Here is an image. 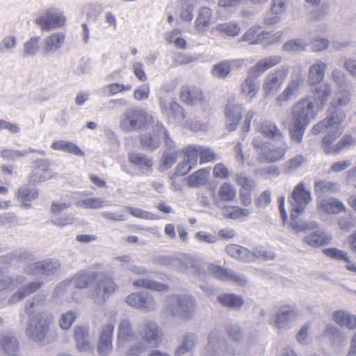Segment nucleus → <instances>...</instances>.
Returning <instances> with one entry per match:
<instances>
[{
  "mask_svg": "<svg viewBox=\"0 0 356 356\" xmlns=\"http://www.w3.org/2000/svg\"><path fill=\"white\" fill-rule=\"evenodd\" d=\"M95 281L97 283L91 291V296L96 303H104L118 288L111 277L96 271L83 270L76 273L71 280V283L77 289H86Z\"/></svg>",
  "mask_w": 356,
  "mask_h": 356,
  "instance_id": "nucleus-1",
  "label": "nucleus"
},
{
  "mask_svg": "<svg viewBox=\"0 0 356 356\" xmlns=\"http://www.w3.org/2000/svg\"><path fill=\"white\" fill-rule=\"evenodd\" d=\"M176 262L180 271L190 273L201 280H204L211 275L217 279L226 281L230 270L205 262L193 256H184Z\"/></svg>",
  "mask_w": 356,
  "mask_h": 356,
  "instance_id": "nucleus-2",
  "label": "nucleus"
},
{
  "mask_svg": "<svg viewBox=\"0 0 356 356\" xmlns=\"http://www.w3.org/2000/svg\"><path fill=\"white\" fill-rule=\"evenodd\" d=\"M350 101V94L347 88H339L331 102L330 108L328 110V116L312 127V134L317 135L323 132L327 127H336L337 124H340L346 118V113L340 107L346 106Z\"/></svg>",
  "mask_w": 356,
  "mask_h": 356,
  "instance_id": "nucleus-3",
  "label": "nucleus"
},
{
  "mask_svg": "<svg viewBox=\"0 0 356 356\" xmlns=\"http://www.w3.org/2000/svg\"><path fill=\"white\" fill-rule=\"evenodd\" d=\"M195 300L190 295L172 294L166 297L163 313L182 321L190 320L195 310Z\"/></svg>",
  "mask_w": 356,
  "mask_h": 356,
  "instance_id": "nucleus-4",
  "label": "nucleus"
},
{
  "mask_svg": "<svg viewBox=\"0 0 356 356\" xmlns=\"http://www.w3.org/2000/svg\"><path fill=\"white\" fill-rule=\"evenodd\" d=\"M29 315V322L26 330L29 338L41 344L48 342L47 336L50 331V325L53 316L45 312H37Z\"/></svg>",
  "mask_w": 356,
  "mask_h": 356,
  "instance_id": "nucleus-5",
  "label": "nucleus"
},
{
  "mask_svg": "<svg viewBox=\"0 0 356 356\" xmlns=\"http://www.w3.org/2000/svg\"><path fill=\"white\" fill-rule=\"evenodd\" d=\"M252 145L259 156V160L266 163H273L283 159L289 150L286 142H280L278 146H275L259 137L254 138Z\"/></svg>",
  "mask_w": 356,
  "mask_h": 356,
  "instance_id": "nucleus-6",
  "label": "nucleus"
},
{
  "mask_svg": "<svg viewBox=\"0 0 356 356\" xmlns=\"http://www.w3.org/2000/svg\"><path fill=\"white\" fill-rule=\"evenodd\" d=\"M152 120V116L146 109L131 107L122 114L119 127L124 132L136 131L143 129L146 124Z\"/></svg>",
  "mask_w": 356,
  "mask_h": 356,
  "instance_id": "nucleus-7",
  "label": "nucleus"
},
{
  "mask_svg": "<svg viewBox=\"0 0 356 356\" xmlns=\"http://www.w3.org/2000/svg\"><path fill=\"white\" fill-rule=\"evenodd\" d=\"M240 355L234 346L228 343L218 330H213L207 337V343L202 356H236Z\"/></svg>",
  "mask_w": 356,
  "mask_h": 356,
  "instance_id": "nucleus-8",
  "label": "nucleus"
},
{
  "mask_svg": "<svg viewBox=\"0 0 356 356\" xmlns=\"http://www.w3.org/2000/svg\"><path fill=\"white\" fill-rule=\"evenodd\" d=\"M4 262L15 265L18 262H24V270L31 275H42V261H35L34 256L28 250L22 248L17 249L8 253L3 257Z\"/></svg>",
  "mask_w": 356,
  "mask_h": 356,
  "instance_id": "nucleus-9",
  "label": "nucleus"
},
{
  "mask_svg": "<svg viewBox=\"0 0 356 356\" xmlns=\"http://www.w3.org/2000/svg\"><path fill=\"white\" fill-rule=\"evenodd\" d=\"M318 111L312 98L305 97L292 106L291 120L293 122L308 126L311 121L316 118Z\"/></svg>",
  "mask_w": 356,
  "mask_h": 356,
  "instance_id": "nucleus-10",
  "label": "nucleus"
},
{
  "mask_svg": "<svg viewBox=\"0 0 356 356\" xmlns=\"http://www.w3.org/2000/svg\"><path fill=\"white\" fill-rule=\"evenodd\" d=\"M65 22L66 18L63 13L55 8L46 9L35 21L43 31L61 28L65 25Z\"/></svg>",
  "mask_w": 356,
  "mask_h": 356,
  "instance_id": "nucleus-11",
  "label": "nucleus"
},
{
  "mask_svg": "<svg viewBox=\"0 0 356 356\" xmlns=\"http://www.w3.org/2000/svg\"><path fill=\"white\" fill-rule=\"evenodd\" d=\"M138 334L143 344L150 348L159 346L162 341V332L156 323L152 321H145L139 327Z\"/></svg>",
  "mask_w": 356,
  "mask_h": 356,
  "instance_id": "nucleus-12",
  "label": "nucleus"
},
{
  "mask_svg": "<svg viewBox=\"0 0 356 356\" xmlns=\"http://www.w3.org/2000/svg\"><path fill=\"white\" fill-rule=\"evenodd\" d=\"M159 106L163 115L168 122L173 124L181 123L184 120L186 114L184 108L176 102L168 101L160 98Z\"/></svg>",
  "mask_w": 356,
  "mask_h": 356,
  "instance_id": "nucleus-13",
  "label": "nucleus"
},
{
  "mask_svg": "<svg viewBox=\"0 0 356 356\" xmlns=\"http://www.w3.org/2000/svg\"><path fill=\"white\" fill-rule=\"evenodd\" d=\"M289 70L287 68H280L269 73L264 79L263 92L264 96L276 92L282 86L287 77Z\"/></svg>",
  "mask_w": 356,
  "mask_h": 356,
  "instance_id": "nucleus-14",
  "label": "nucleus"
},
{
  "mask_svg": "<svg viewBox=\"0 0 356 356\" xmlns=\"http://www.w3.org/2000/svg\"><path fill=\"white\" fill-rule=\"evenodd\" d=\"M311 200L312 195L310 191L305 188L303 182H300L294 188L291 195V210L303 212Z\"/></svg>",
  "mask_w": 356,
  "mask_h": 356,
  "instance_id": "nucleus-15",
  "label": "nucleus"
},
{
  "mask_svg": "<svg viewBox=\"0 0 356 356\" xmlns=\"http://www.w3.org/2000/svg\"><path fill=\"white\" fill-rule=\"evenodd\" d=\"M304 83L305 79L302 76L300 75L293 79L284 91L277 96L276 100L279 106H283L285 103L297 98L300 93V89Z\"/></svg>",
  "mask_w": 356,
  "mask_h": 356,
  "instance_id": "nucleus-16",
  "label": "nucleus"
},
{
  "mask_svg": "<svg viewBox=\"0 0 356 356\" xmlns=\"http://www.w3.org/2000/svg\"><path fill=\"white\" fill-rule=\"evenodd\" d=\"M50 162L47 159H37L35 161V167L29 174V180L38 183L45 181L54 177L53 172L50 170Z\"/></svg>",
  "mask_w": 356,
  "mask_h": 356,
  "instance_id": "nucleus-17",
  "label": "nucleus"
},
{
  "mask_svg": "<svg viewBox=\"0 0 356 356\" xmlns=\"http://www.w3.org/2000/svg\"><path fill=\"white\" fill-rule=\"evenodd\" d=\"M243 107L242 104L229 100L225 108L227 128L229 131H235L241 120Z\"/></svg>",
  "mask_w": 356,
  "mask_h": 356,
  "instance_id": "nucleus-18",
  "label": "nucleus"
},
{
  "mask_svg": "<svg viewBox=\"0 0 356 356\" xmlns=\"http://www.w3.org/2000/svg\"><path fill=\"white\" fill-rule=\"evenodd\" d=\"M311 86V92L312 95L309 97L312 98L316 108L321 111L324 108L328 99L331 95L332 90L330 85L328 83L312 85Z\"/></svg>",
  "mask_w": 356,
  "mask_h": 356,
  "instance_id": "nucleus-19",
  "label": "nucleus"
},
{
  "mask_svg": "<svg viewBox=\"0 0 356 356\" xmlns=\"http://www.w3.org/2000/svg\"><path fill=\"white\" fill-rule=\"evenodd\" d=\"M66 35L63 31H56L46 36L42 42V49L45 54H53L64 45Z\"/></svg>",
  "mask_w": 356,
  "mask_h": 356,
  "instance_id": "nucleus-20",
  "label": "nucleus"
},
{
  "mask_svg": "<svg viewBox=\"0 0 356 356\" xmlns=\"http://www.w3.org/2000/svg\"><path fill=\"white\" fill-rule=\"evenodd\" d=\"M256 130L266 138L277 142H286L284 135L274 122H254Z\"/></svg>",
  "mask_w": 356,
  "mask_h": 356,
  "instance_id": "nucleus-21",
  "label": "nucleus"
},
{
  "mask_svg": "<svg viewBox=\"0 0 356 356\" xmlns=\"http://www.w3.org/2000/svg\"><path fill=\"white\" fill-rule=\"evenodd\" d=\"M0 349L7 356H22L17 338L10 332H0Z\"/></svg>",
  "mask_w": 356,
  "mask_h": 356,
  "instance_id": "nucleus-22",
  "label": "nucleus"
},
{
  "mask_svg": "<svg viewBox=\"0 0 356 356\" xmlns=\"http://www.w3.org/2000/svg\"><path fill=\"white\" fill-rule=\"evenodd\" d=\"M114 327L113 322H108L102 327L98 346V351L102 356L107 355L113 348L112 337Z\"/></svg>",
  "mask_w": 356,
  "mask_h": 356,
  "instance_id": "nucleus-23",
  "label": "nucleus"
},
{
  "mask_svg": "<svg viewBox=\"0 0 356 356\" xmlns=\"http://www.w3.org/2000/svg\"><path fill=\"white\" fill-rule=\"evenodd\" d=\"M180 99L183 102L190 106L202 104L205 101L201 90L195 87L188 86L181 88Z\"/></svg>",
  "mask_w": 356,
  "mask_h": 356,
  "instance_id": "nucleus-24",
  "label": "nucleus"
},
{
  "mask_svg": "<svg viewBox=\"0 0 356 356\" xmlns=\"http://www.w3.org/2000/svg\"><path fill=\"white\" fill-rule=\"evenodd\" d=\"M327 69V63L321 60H316L309 68L308 84L309 86L320 84L324 80Z\"/></svg>",
  "mask_w": 356,
  "mask_h": 356,
  "instance_id": "nucleus-25",
  "label": "nucleus"
},
{
  "mask_svg": "<svg viewBox=\"0 0 356 356\" xmlns=\"http://www.w3.org/2000/svg\"><path fill=\"white\" fill-rule=\"evenodd\" d=\"M326 129L330 130L322 140L324 151L326 154L338 153L342 147L341 145L339 143H338L337 145L334 147H331L330 145L335 141L337 138L339 137L341 133L339 130V124H337L336 127H327L323 131Z\"/></svg>",
  "mask_w": 356,
  "mask_h": 356,
  "instance_id": "nucleus-26",
  "label": "nucleus"
},
{
  "mask_svg": "<svg viewBox=\"0 0 356 356\" xmlns=\"http://www.w3.org/2000/svg\"><path fill=\"white\" fill-rule=\"evenodd\" d=\"M280 56H272L259 60L256 65L248 70V72L259 77L268 69L277 65L281 62Z\"/></svg>",
  "mask_w": 356,
  "mask_h": 356,
  "instance_id": "nucleus-27",
  "label": "nucleus"
},
{
  "mask_svg": "<svg viewBox=\"0 0 356 356\" xmlns=\"http://www.w3.org/2000/svg\"><path fill=\"white\" fill-rule=\"evenodd\" d=\"M332 239V235L321 230H316L305 236L302 242L311 247L318 248L330 244Z\"/></svg>",
  "mask_w": 356,
  "mask_h": 356,
  "instance_id": "nucleus-28",
  "label": "nucleus"
},
{
  "mask_svg": "<svg viewBox=\"0 0 356 356\" xmlns=\"http://www.w3.org/2000/svg\"><path fill=\"white\" fill-rule=\"evenodd\" d=\"M74 337L79 351L89 352L92 349V346L88 337V327L87 326H76L74 328Z\"/></svg>",
  "mask_w": 356,
  "mask_h": 356,
  "instance_id": "nucleus-29",
  "label": "nucleus"
},
{
  "mask_svg": "<svg viewBox=\"0 0 356 356\" xmlns=\"http://www.w3.org/2000/svg\"><path fill=\"white\" fill-rule=\"evenodd\" d=\"M42 285L43 282L40 281L33 282L24 285L10 296L8 301L10 304H15L38 291Z\"/></svg>",
  "mask_w": 356,
  "mask_h": 356,
  "instance_id": "nucleus-30",
  "label": "nucleus"
},
{
  "mask_svg": "<svg viewBox=\"0 0 356 356\" xmlns=\"http://www.w3.org/2000/svg\"><path fill=\"white\" fill-rule=\"evenodd\" d=\"M257 79V76L248 72V76L241 86V94L248 97L250 101L257 95L260 88L259 82Z\"/></svg>",
  "mask_w": 356,
  "mask_h": 356,
  "instance_id": "nucleus-31",
  "label": "nucleus"
},
{
  "mask_svg": "<svg viewBox=\"0 0 356 356\" xmlns=\"http://www.w3.org/2000/svg\"><path fill=\"white\" fill-rule=\"evenodd\" d=\"M198 343L197 336L192 332H187L183 336L182 341L174 351V356H181L193 351Z\"/></svg>",
  "mask_w": 356,
  "mask_h": 356,
  "instance_id": "nucleus-32",
  "label": "nucleus"
},
{
  "mask_svg": "<svg viewBox=\"0 0 356 356\" xmlns=\"http://www.w3.org/2000/svg\"><path fill=\"white\" fill-rule=\"evenodd\" d=\"M302 212L291 210L290 227L296 232H305L306 230H314L318 227V224L314 221L305 222L299 218Z\"/></svg>",
  "mask_w": 356,
  "mask_h": 356,
  "instance_id": "nucleus-33",
  "label": "nucleus"
},
{
  "mask_svg": "<svg viewBox=\"0 0 356 356\" xmlns=\"http://www.w3.org/2000/svg\"><path fill=\"white\" fill-rule=\"evenodd\" d=\"M51 148L54 150L61 151L79 157L85 156L84 152L76 144L65 140H58L53 142Z\"/></svg>",
  "mask_w": 356,
  "mask_h": 356,
  "instance_id": "nucleus-34",
  "label": "nucleus"
},
{
  "mask_svg": "<svg viewBox=\"0 0 356 356\" xmlns=\"http://www.w3.org/2000/svg\"><path fill=\"white\" fill-rule=\"evenodd\" d=\"M129 162L143 172L149 171L153 165L152 159L143 154L132 152L129 154Z\"/></svg>",
  "mask_w": 356,
  "mask_h": 356,
  "instance_id": "nucleus-35",
  "label": "nucleus"
},
{
  "mask_svg": "<svg viewBox=\"0 0 356 356\" xmlns=\"http://www.w3.org/2000/svg\"><path fill=\"white\" fill-rule=\"evenodd\" d=\"M226 252L229 256L239 261L243 262L253 261V254L252 252L244 247L232 244L226 247Z\"/></svg>",
  "mask_w": 356,
  "mask_h": 356,
  "instance_id": "nucleus-36",
  "label": "nucleus"
},
{
  "mask_svg": "<svg viewBox=\"0 0 356 356\" xmlns=\"http://www.w3.org/2000/svg\"><path fill=\"white\" fill-rule=\"evenodd\" d=\"M31 153H37L42 156L45 155V152L44 150L35 149L29 147L26 150L24 151H19L12 149H4L1 152V156L5 160L15 161L16 159L25 157Z\"/></svg>",
  "mask_w": 356,
  "mask_h": 356,
  "instance_id": "nucleus-37",
  "label": "nucleus"
},
{
  "mask_svg": "<svg viewBox=\"0 0 356 356\" xmlns=\"http://www.w3.org/2000/svg\"><path fill=\"white\" fill-rule=\"evenodd\" d=\"M156 124L153 126L154 134H145L140 136V143L142 147L147 151H154L161 143V134L155 130Z\"/></svg>",
  "mask_w": 356,
  "mask_h": 356,
  "instance_id": "nucleus-38",
  "label": "nucleus"
},
{
  "mask_svg": "<svg viewBox=\"0 0 356 356\" xmlns=\"http://www.w3.org/2000/svg\"><path fill=\"white\" fill-rule=\"evenodd\" d=\"M212 17V11L207 7H202L199 10L198 16L195 21V26L198 33L207 31Z\"/></svg>",
  "mask_w": 356,
  "mask_h": 356,
  "instance_id": "nucleus-39",
  "label": "nucleus"
},
{
  "mask_svg": "<svg viewBox=\"0 0 356 356\" xmlns=\"http://www.w3.org/2000/svg\"><path fill=\"white\" fill-rule=\"evenodd\" d=\"M333 320L339 325L348 329L356 327V316L345 311H335L332 314Z\"/></svg>",
  "mask_w": 356,
  "mask_h": 356,
  "instance_id": "nucleus-40",
  "label": "nucleus"
},
{
  "mask_svg": "<svg viewBox=\"0 0 356 356\" xmlns=\"http://www.w3.org/2000/svg\"><path fill=\"white\" fill-rule=\"evenodd\" d=\"M26 282L24 275H16L0 279V294L9 292Z\"/></svg>",
  "mask_w": 356,
  "mask_h": 356,
  "instance_id": "nucleus-41",
  "label": "nucleus"
},
{
  "mask_svg": "<svg viewBox=\"0 0 356 356\" xmlns=\"http://www.w3.org/2000/svg\"><path fill=\"white\" fill-rule=\"evenodd\" d=\"M210 171L209 169L202 168L187 177V182L191 187H199L207 184L209 179Z\"/></svg>",
  "mask_w": 356,
  "mask_h": 356,
  "instance_id": "nucleus-42",
  "label": "nucleus"
},
{
  "mask_svg": "<svg viewBox=\"0 0 356 356\" xmlns=\"http://www.w3.org/2000/svg\"><path fill=\"white\" fill-rule=\"evenodd\" d=\"M118 332V346L120 348L132 336V326L129 319L123 318L120 321Z\"/></svg>",
  "mask_w": 356,
  "mask_h": 356,
  "instance_id": "nucleus-43",
  "label": "nucleus"
},
{
  "mask_svg": "<svg viewBox=\"0 0 356 356\" xmlns=\"http://www.w3.org/2000/svg\"><path fill=\"white\" fill-rule=\"evenodd\" d=\"M321 208L328 213H339L346 209L343 202L334 198H330L322 201Z\"/></svg>",
  "mask_w": 356,
  "mask_h": 356,
  "instance_id": "nucleus-44",
  "label": "nucleus"
},
{
  "mask_svg": "<svg viewBox=\"0 0 356 356\" xmlns=\"http://www.w3.org/2000/svg\"><path fill=\"white\" fill-rule=\"evenodd\" d=\"M133 285L136 288H145L156 291H165L168 289L167 285L149 279L136 280L134 281Z\"/></svg>",
  "mask_w": 356,
  "mask_h": 356,
  "instance_id": "nucleus-45",
  "label": "nucleus"
},
{
  "mask_svg": "<svg viewBox=\"0 0 356 356\" xmlns=\"http://www.w3.org/2000/svg\"><path fill=\"white\" fill-rule=\"evenodd\" d=\"M249 209H243L239 207L225 206L222 209V213L226 218L238 219L242 217H247L250 214Z\"/></svg>",
  "mask_w": 356,
  "mask_h": 356,
  "instance_id": "nucleus-46",
  "label": "nucleus"
},
{
  "mask_svg": "<svg viewBox=\"0 0 356 356\" xmlns=\"http://www.w3.org/2000/svg\"><path fill=\"white\" fill-rule=\"evenodd\" d=\"M307 161L306 157L302 154H297L284 163V172L292 174L299 169Z\"/></svg>",
  "mask_w": 356,
  "mask_h": 356,
  "instance_id": "nucleus-47",
  "label": "nucleus"
},
{
  "mask_svg": "<svg viewBox=\"0 0 356 356\" xmlns=\"http://www.w3.org/2000/svg\"><path fill=\"white\" fill-rule=\"evenodd\" d=\"M218 299L222 305L234 309L241 307L244 303L241 296L233 293L220 295Z\"/></svg>",
  "mask_w": 356,
  "mask_h": 356,
  "instance_id": "nucleus-48",
  "label": "nucleus"
},
{
  "mask_svg": "<svg viewBox=\"0 0 356 356\" xmlns=\"http://www.w3.org/2000/svg\"><path fill=\"white\" fill-rule=\"evenodd\" d=\"M236 190L229 182L223 183L218 191V197L222 201L232 202L236 197Z\"/></svg>",
  "mask_w": 356,
  "mask_h": 356,
  "instance_id": "nucleus-49",
  "label": "nucleus"
},
{
  "mask_svg": "<svg viewBox=\"0 0 356 356\" xmlns=\"http://www.w3.org/2000/svg\"><path fill=\"white\" fill-rule=\"evenodd\" d=\"M291 126L289 128L290 137L292 141L296 143H301L305 134L307 125L298 124L290 121Z\"/></svg>",
  "mask_w": 356,
  "mask_h": 356,
  "instance_id": "nucleus-50",
  "label": "nucleus"
},
{
  "mask_svg": "<svg viewBox=\"0 0 356 356\" xmlns=\"http://www.w3.org/2000/svg\"><path fill=\"white\" fill-rule=\"evenodd\" d=\"M339 188L338 183L330 181H318L315 184V191L319 195L337 191Z\"/></svg>",
  "mask_w": 356,
  "mask_h": 356,
  "instance_id": "nucleus-51",
  "label": "nucleus"
},
{
  "mask_svg": "<svg viewBox=\"0 0 356 356\" xmlns=\"http://www.w3.org/2000/svg\"><path fill=\"white\" fill-rule=\"evenodd\" d=\"M216 29L220 33L232 37L238 35L241 31L238 24L234 22L219 24L216 26Z\"/></svg>",
  "mask_w": 356,
  "mask_h": 356,
  "instance_id": "nucleus-52",
  "label": "nucleus"
},
{
  "mask_svg": "<svg viewBox=\"0 0 356 356\" xmlns=\"http://www.w3.org/2000/svg\"><path fill=\"white\" fill-rule=\"evenodd\" d=\"M79 206L85 209H97L109 206V204L101 197H88L79 202Z\"/></svg>",
  "mask_w": 356,
  "mask_h": 356,
  "instance_id": "nucleus-53",
  "label": "nucleus"
},
{
  "mask_svg": "<svg viewBox=\"0 0 356 356\" xmlns=\"http://www.w3.org/2000/svg\"><path fill=\"white\" fill-rule=\"evenodd\" d=\"M200 149L197 145H189L183 149L184 159L193 167L197 163L200 156Z\"/></svg>",
  "mask_w": 356,
  "mask_h": 356,
  "instance_id": "nucleus-54",
  "label": "nucleus"
},
{
  "mask_svg": "<svg viewBox=\"0 0 356 356\" xmlns=\"http://www.w3.org/2000/svg\"><path fill=\"white\" fill-rule=\"evenodd\" d=\"M306 42L300 38L293 39L287 41L282 46V49L286 52H298L306 49Z\"/></svg>",
  "mask_w": 356,
  "mask_h": 356,
  "instance_id": "nucleus-55",
  "label": "nucleus"
},
{
  "mask_svg": "<svg viewBox=\"0 0 356 356\" xmlns=\"http://www.w3.org/2000/svg\"><path fill=\"white\" fill-rule=\"evenodd\" d=\"M296 312L294 310H284L277 312L276 325L279 329L284 327L292 319L295 318Z\"/></svg>",
  "mask_w": 356,
  "mask_h": 356,
  "instance_id": "nucleus-56",
  "label": "nucleus"
},
{
  "mask_svg": "<svg viewBox=\"0 0 356 356\" xmlns=\"http://www.w3.org/2000/svg\"><path fill=\"white\" fill-rule=\"evenodd\" d=\"M282 35L283 33L282 31H277L275 33L261 31L260 35H259L257 40H254V42H261L265 45L271 44L280 40Z\"/></svg>",
  "mask_w": 356,
  "mask_h": 356,
  "instance_id": "nucleus-57",
  "label": "nucleus"
},
{
  "mask_svg": "<svg viewBox=\"0 0 356 356\" xmlns=\"http://www.w3.org/2000/svg\"><path fill=\"white\" fill-rule=\"evenodd\" d=\"M231 70V61L225 60L216 64L213 66L212 72L214 76L225 79L230 74Z\"/></svg>",
  "mask_w": 356,
  "mask_h": 356,
  "instance_id": "nucleus-58",
  "label": "nucleus"
},
{
  "mask_svg": "<svg viewBox=\"0 0 356 356\" xmlns=\"http://www.w3.org/2000/svg\"><path fill=\"white\" fill-rule=\"evenodd\" d=\"M323 253L331 259L350 263L348 254L344 250H341L336 248H329L323 249Z\"/></svg>",
  "mask_w": 356,
  "mask_h": 356,
  "instance_id": "nucleus-59",
  "label": "nucleus"
},
{
  "mask_svg": "<svg viewBox=\"0 0 356 356\" xmlns=\"http://www.w3.org/2000/svg\"><path fill=\"white\" fill-rule=\"evenodd\" d=\"M131 89L132 86L130 83L121 84L115 83L106 86L104 87L103 91L106 95L111 96L118 93L130 91Z\"/></svg>",
  "mask_w": 356,
  "mask_h": 356,
  "instance_id": "nucleus-60",
  "label": "nucleus"
},
{
  "mask_svg": "<svg viewBox=\"0 0 356 356\" xmlns=\"http://www.w3.org/2000/svg\"><path fill=\"white\" fill-rule=\"evenodd\" d=\"M165 40L170 44H173L177 48L185 49L186 41L180 35L178 29H174L166 33Z\"/></svg>",
  "mask_w": 356,
  "mask_h": 356,
  "instance_id": "nucleus-61",
  "label": "nucleus"
},
{
  "mask_svg": "<svg viewBox=\"0 0 356 356\" xmlns=\"http://www.w3.org/2000/svg\"><path fill=\"white\" fill-rule=\"evenodd\" d=\"M323 335L333 343H339L346 339L337 327L330 324L326 325Z\"/></svg>",
  "mask_w": 356,
  "mask_h": 356,
  "instance_id": "nucleus-62",
  "label": "nucleus"
},
{
  "mask_svg": "<svg viewBox=\"0 0 356 356\" xmlns=\"http://www.w3.org/2000/svg\"><path fill=\"white\" fill-rule=\"evenodd\" d=\"M40 40V38L39 36H33L26 41L24 43V56H35L39 51Z\"/></svg>",
  "mask_w": 356,
  "mask_h": 356,
  "instance_id": "nucleus-63",
  "label": "nucleus"
},
{
  "mask_svg": "<svg viewBox=\"0 0 356 356\" xmlns=\"http://www.w3.org/2000/svg\"><path fill=\"white\" fill-rule=\"evenodd\" d=\"M157 308V303L153 296L148 292H142L141 304L140 309L146 312H152Z\"/></svg>",
  "mask_w": 356,
  "mask_h": 356,
  "instance_id": "nucleus-64",
  "label": "nucleus"
}]
</instances>
